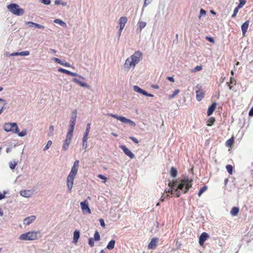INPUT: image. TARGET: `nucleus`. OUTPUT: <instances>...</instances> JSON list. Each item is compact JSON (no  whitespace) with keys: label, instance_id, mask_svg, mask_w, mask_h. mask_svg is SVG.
Returning <instances> with one entry per match:
<instances>
[{"label":"nucleus","instance_id":"25","mask_svg":"<svg viewBox=\"0 0 253 253\" xmlns=\"http://www.w3.org/2000/svg\"><path fill=\"white\" fill-rule=\"evenodd\" d=\"M239 211V209L238 207H234L232 208L230 213L232 216H236Z\"/></svg>","mask_w":253,"mask_h":253},{"label":"nucleus","instance_id":"20","mask_svg":"<svg viewBox=\"0 0 253 253\" xmlns=\"http://www.w3.org/2000/svg\"><path fill=\"white\" fill-rule=\"evenodd\" d=\"M72 81L78 84L79 85H80L82 87H88V86H89L86 83L82 82L80 81V80H79L78 79H77V78H73L72 79Z\"/></svg>","mask_w":253,"mask_h":253},{"label":"nucleus","instance_id":"58","mask_svg":"<svg viewBox=\"0 0 253 253\" xmlns=\"http://www.w3.org/2000/svg\"><path fill=\"white\" fill-rule=\"evenodd\" d=\"M202 69V67L201 66H197L195 68H194V71H200Z\"/></svg>","mask_w":253,"mask_h":253},{"label":"nucleus","instance_id":"33","mask_svg":"<svg viewBox=\"0 0 253 253\" xmlns=\"http://www.w3.org/2000/svg\"><path fill=\"white\" fill-rule=\"evenodd\" d=\"M95 241H98L100 239V236L99 232L97 231L95 232L94 234V238H93Z\"/></svg>","mask_w":253,"mask_h":253},{"label":"nucleus","instance_id":"10","mask_svg":"<svg viewBox=\"0 0 253 253\" xmlns=\"http://www.w3.org/2000/svg\"><path fill=\"white\" fill-rule=\"evenodd\" d=\"M209 235L206 232L202 233L199 237V244L203 246L205 241L208 238Z\"/></svg>","mask_w":253,"mask_h":253},{"label":"nucleus","instance_id":"56","mask_svg":"<svg viewBox=\"0 0 253 253\" xmlns=\"http://www.w3.org/2000/svg\"><path fill=\"white\" fill-rule=\"evenodd\" d=\"M206 39L210 42L213 43L214 42V39L211 37H206Z\"/></svg>","mask_w":253,"mask_h":253},{"label":"nucleus","instance_id":"41","mask_svg":"<svg viewBox=\"0 0 253 253\" xmlns=\"http://www.w3.org/2000/svg\"><path fill=\"white\" fill-rule=\"evenodd\" d=\"M51 144H52V141L51 140L48 141L46 145L44 147L43 150V151L47 150L49 148V147L51 145Z\"/></svg>","mask_w":253,"mask_h":253},{"label":"nucleus","instance_id":"42","mask_svg":"<svg viewBox=\"0 0 253 253\" xmlns=\"http://www.w3.org/2000/svg\"><path fill=\"white\" fill-rule=\"evenodd\" d=\"M19 55L21 56H28L30 54V52L29 51H24L19 52Z\"/></svg>","mask_w":253,"mask_h":253},{"label":"nucleus","instance_id":"43","mask_svg":"<svg viewBox=\"0 0 253 253\" xmlns=\"http://www.w3.org/2000/svg\"><path fill=\"white\" fill-rule=\"evenodd\" d=\"M94 241H95L92 238H89L88 239V245L90 247H93L94 245Z\"/></svg>","mask_w":253,"mask_h":253},{"label":"nucleus","instance_id":"28","mask_svg":"<svg viewBox=\"0 0 253 253\" xmlns=\"http://www.w3.org/2000/svg\"><path fill=\"white\" fill-rule=\"evenodd\" d=\"M170 175L172 177H175L177 174V171L174 167H171L170 169Z\"/></svg>","mask_w":253,"mask_h":253},{"label":"nucleus","instance_id":"62","mask_svg":"<svg viewBox=\"0 0 253 253\" xmlns=\"http://www.w3.org/2000/svg\"><path fill=\"white\" fill-rule=\"evenodd\" d=\"M244 5L242 3L239 2L238 5L236 8L239 10V9L241 8Z\"/></svg>","mask_w":253,"mask_h":253},{"label":"nucleus","instance_id":"21","mask_svg":"<svg viewBox=\"0 0 253 253\" xmlns=\"http://www.w3.org/2000/svg\"><path fill=\"white\" fill-rule=\"evenodd\" d=\"M80 236V233L79 230H76L74 232V235H73V242L75 243H76L78 239H79Z\"/></svg>","mask_w":253,"mask_h":253},{"label":"nucleus","instance_id":"23","mask_svg":"<svg viewBox=\"0 0 253 253\" xmlns=\"http://www.w3.org/2000/svg\"><path fill=\"white\" fill-rule=\"evenodd\" d=\"M115 240H111L107 245L106 248L109 250L113 249L115 247Z\"/></svg>","mask_w":253,"mask_h":253},{"label":"nucleus","instance_id":"45","mask_svg":"<svg viewBox=\"0 0 253 253\" xmlns=\"http://www.w3.org/2000/svg\"><path fill=\"white\" fill-rule=\"evenodd\" d=\"M18 135L20 137H23L27 134V131L26 130H22L21 132H19L17 133Z\"/></svg>","mask_w":253,"mask_h":253},{"label":"nucleus","instance_id":"22","mask_svg":"<svg viewBox=\"0 0 253 253\" xmlns=\"http://www.w3.org/2000/svg\"><path fill=\"white\" fill-rule=\"evenodd\" d=\"M75 126L73 125H70V127L68 129L66 136L70 138H72Z\"/></svg>","mask_w":253,"mask_h":253},{"label":"nucleus","instance_id":"35","mask_svg":"<svg viewBox=\"0 0 253 253\" xmlns=\"http://www.w3.org/2000/svg\"><path fill=\"white\" fill-rule=\"evenodd\" d=\"M214 122H215V119L214 118L211 117V118H209L207 121L208 126H211L213 124Z\"/></svg>","mask_w":253,"mask_h":253},{"label":"nucleus","instance_id":"59","mask_svg":"<svg viewBox=\"0 0 253 253\" xmlns=\"http://www.w3.org/2000/svg\"><path fill=\"white\" fill-rule=\"evenodd\" d=\"M79 164V161L76 160L74 162L73 167L78 168Z\"/></svg>","mask_w":253,"mask_h":253},{"label":"nucleus","instance_id":"13","mask_svg":"<svg viewBox=\"0 0 253 253\" xmlns=\"http://www.w3.org/2000/svg\"><path fill=\"white\" fill-rule=\"evenodd\" d=\"M36 219V216L34 215H31L29 217H26L23 221V223L25 225H28L30 224Z\"/></svg>","mask_w":253,"mask_h":253},{"label":"nucleus","instance_id":"49","mask_svg":"<svg viewBox=\"0 0 253 253\" xmlns=\"http://www.w3.org/2000/svg\"><path fill=\"white\" fill-rule=\"evenodd\" d=\"M42 3H44L46 5H48L50 3L51 0H41L40 1Z\"/></svg>","mask_w":253,"mask_h":253},{"label":"nucleus","instance_id":"27","mask_svg":"<svg viewBox=\"0 0 253 253\" xmlns=\"http://www.w3.org/2000/svg\"><path fill=\"white\" fill-rule=\"evenodd\" d=\"M108 115L114 118H115V119H117L118 120L120 121L122 123L123 122V121L122 119H124L125 118V117H123V116H118L117 115L113 114H109Z\"/></svg>","mask_w":253,"mask_h":253},{"label":"nucleus","instance_id":"16","mask_svg":"<svg viewBox=\"0 0 253 253\" xmlns=\"http://www.w3.org/2000/svg\"><path fill=\"white\" fill-rule=\"evenodd\" d=\"M216 105L217 104L216 102H213L211 104V106L209 107L207 111V115L208 116H210L213 113V112L215 109Z\"/></svg>","mask_w":253,"mask_h":253},{"label":"nucleus","instance_id":"46","mask_svg":"<svg viewBox=\"0 0 253 253\" xmlns=\"http://www.w3.org/2000/svg\"><path fill=\"white\" fill-rule=\"evenodd\" d=\"M69 75H71V76H75V77H77V76H78V77H79V78H82V79H84V77H82V76H81L79 75L77 73H73V72H71V71H70V74H69Z\"/></svg>","mask_w":253,"mask_h":253},{"label":"nucleus","instance_id":"31","mask_svg":"<svg viewBox=\"0 0 253 253\" xmlns=\"http://www.w3.org/2000/svg\"><path fill=\"white\" fill-rule=\"evenodd\" d=\"M54 22L55 23H56V24H58L61 26H66V23H65L64 22H63V21H62L61 20H60L59 19H55L54 20Z\"/></svg>","mask_w":253,"mask_h":253},{"label":"nucleus","instance_id":"63","mask_svg":"<svg viewBox=\"0 0 253 253\" xmlns=\"http://www.w3.org/2000/svg\"><path fill=\"white\" fill-rule=\"evenodd\" d=\"M6 103H5L1 107V108L0 109V115L2 113V112L4 110V105H5Z\"/></svg>","mask_w":253,"mask_h":253},{"label":"nucleus","instance_id":"11","mask_svg":"<svg viewBox=\"0 0 253 253\" xmlns=\"http://www.w3.org/2000/svg\"><path fill=\"white\" fill-rule=\"evenodd\" d=\"M72 138L66 137V139L63 144L62 149L64 151H67L69 147V145L71 143Z\"/></svg>","mask_w":253,"mask_h":253},{"label":"nucleus","instance_id":"14","mask_svg":"<svg viewBox=\"0 0 253 253\" xmlns=\"http://www.w3.org/2000/svg\"><path fill=\"white\" fill-rule=\"evenodd\" d=\"M158 241V239L157 238H153L148 245V248L149 249H153L155 248L157 246Z\"/></svg>","mask_w":253,"mask_h":253},{"label":"nucleus","instance_id":"51","mask_svg":"<svg viewBox=\"0 0 253 253\" xmlns=\"http://www.w3.org/2000/svg\"><path fill=\"white\" fill-rule=\"evenodd\" d=\"M129 138L133 141L134 142L135 144H137L138 143L139 141L138 140H137V138H136L135 137H133V136H130L129 137Z\"/></svg>","mask_w":253,"mask_h":253},{"label":"nucleus","instance_id":"5","mask_svg":"<svg viewBox=\"0 0 253 253\" xmlns=\"http://www.w3.org/2000/svg\"><path fill=\"white\" fill-rule=\"evenodd\" d=\"M37 233L35 231H31L22 234L19 236V239L21 241L35 240L37 238Z\"/></svg>","mask_w":253,"mask_h":253},{"label":"nucleus","instance_id":"39","mask_svg":"<svg viewBox=\"0 0 253 253\" xmlns=\"http://www.w3.org/2000/svg\"><path fill=\"white\" fill-rule=\"evenodd\" d=\"M146 25V23L145 22H140L139 23V28L140 30L141 31Z\"/></svg>","mask_w":253,"mask_h":253},{"label":"nucleus","instance_id":"2","mask_svg":"<svg viewBox=\"0 0 253 253\" xmlns=\"http://www.w3.org/2000/svg\"><path fill=\"white\" fill-rule=\"evenodd\" d=\"M142 59V53L137 51L134 52L130 57L126 60L124 69L128 70L131 68H134L135 65Z\"/></svg>","mask_w":253,"mask_h":253},{"label":"nucleus","instance_id":"24","mask_svg":"<svg viewBox=\"0 0 253 253\" xmlns=\"http://www.w3.org/2000/svg\"><path fill=\"white\" fill-rule=\"evenodd\" d=\"M204 93L201 90H197L196 91V98L197 100L201 101L204 97Z\"/></svg>","mask_w":253,"mask_h":253},{"label":"nucleus","instance_id":"47","mask_svg":"<svg viewBox=\"0 0 253 253\" xmlns=\"http://www.w3.org/2000/svg\"><path fill=\"white\" fill-rule=\"evenodd\" d=\"M238 11H239V9H237V8H235L234 10L233 13L231 17L232 18H235L236 16V15H237V13L238 12Z\"/></svg>","mask_w":253,"mask_h":253},{"label":"nucleus","instance_id":"9","mask_svg":"<svg viewBox=\"0 0 253 253\" xmlns=\"http://www.w3.org/2000/svg\"><path fill=\"white\" fill-rule=\"evenodd\" d=\"M133 88L134 90L137 92L141 93V94H142L145 96H149V97L153 96V94L148 93L145 90L142 89V88H141L140 87H139V86H138L137 85H134Z\"/></svg>","mask_w":253,"mask_h":253},{"label":"nucleus","instance_id":"34","mask_svg":"<svg viewBox=\"0 0 253 253\" xmlns=\"http://www.w3.org/2000/svg\"><path fill=\"white\" fill-rule=\"evenodd\" d=\"M233 143H234V139H233V138H231L226 141V145L227 146L230 147L232 145Z\"/></svg>","mask_w":253,"mask_h":253},{"label":"nucleus","instance_id":"17","mask_svg":"<svg viewBox=\"0 0 253 253\" xmlns=\"http://www.w3.org/2000/svg\"><path fill=\"white\" fill-rule=\"evenodd\" d=\"M52 60L53 61H54L55 62L59 63L65 67H71V65L69 63H67L66 62H64L63 61H62V60H61L60 59H59L58 58L53 57L52 58Z\"/></svg>","mask_w":253,"mask_h":253},{"label":"nucleus","instance_id":"15","mask_svg":"<svg viewBox=\"0 0 253 253\" xmlns=\"http://www.w3.org/2000/svg\"><path fill=\"white\" fill-rule=\"evenodd\" d=\"M26 24L28 25L30 27H35L40 29H43L44 28V27L43 26L31 21L26 22Z\"/></svg>","mask_w":253,"mask_h":253},{"label":"nucleus","instance_id":"52","mask_svg":"<svg viewBox=\"0 0 253 253\" xmlns=\"http://www.w3.org/2000/svg\"><path fill=\"white\" fill-rule=\"evenodd\" d=\"M6 194V192H3V193L0 192V200H2L5 198Z\"/></svg>","mask_w":253,"mask_h":253},{"label":"nucleus","instance_id":"36","mask_svg":"<svg viewBox=\"0 0 253 253\" xmlns=\"http://www.w3.org/2000/svg\"><path fill=\"white\" fill-rule=\"evenodd\" d=\"M226 169L228 173L231 174L233 172V167L230 165H227L226 166Z\"/></svg>","mask_w":253,"mask_h":253},{"label":"nucleus","instance_id":"61","mask_svg":"<svg viewBox=\"0 0 253 253\" xmlns=\"http://www.w3.org/2000/svg\"><path fill=\"white\" fill-rule=\"evenodd\" d=\"M249 115L251 117L253 116V107L250 109Z\"/></svg>","mask_w":253,"mask_h":253},{"label":"nucleus","instance_id":"55","mask_svg":"<svg viewBox=\"0 0 253 253\" xmlns=\"http://www.w3.org/2000/svg\"><path fill=\"white\" fill-rule=\"evenodd\" d=\"M99 222L101 226H102V227H104L105 226L104 221L102 218H100L99 219Z\"/></svg>","mask_w":253,"mask_h":253},{"label":"nucleus","instance_id":"64","mask_svg":"<svg viewBox=\"0 0 253 253\" xmlns=\"http://www.w3.org/2000/svg\"><path fill=\"white\" fill-rule=\"evenodd\" d=\"M19 52H13L10 54V56H18L19 55Z\"/></svg>","mask_w":253,"mask_h":253},{"label":"nucleus","instance_id":"50","mask_svg":"<svg viewBox=\"0 0 253 253\" xmlns=\"http://www.w3.org/2000/svg\"><path fill=\"white\" fill-rule=\"evenodd\" d=\"M88 135L86 134H84L82 142H87Z\"/></svg>","mask_w":253,"mask_h":253},{"label":"nucleus","instance_id":"8","mask_svg":"<svg viewBox=\"0 0 253 253\" xmlns=\"http://www.w3.org/2000/svg\"><path fill=\"white\" fill-rule=\"evenodd\" d=\"M120 148L124 151L125 154L129 157L130 159H133L135 158L134 155L133 153L129 150L126 146L121 145Z\"/></svg>","mask_w":253,"mask_h":253},{"label":"nucleus","instance_id":"3","mask_svg":"<svg viewBox=\"0 0 253 253\" xmlns=\"http://www.w3.org/2000/svg\"><path fill=\"white\" fill-rule=\"evenodd\" d=\"M78 169L77 167H72L71 171L70 172L67 177V184L70 192L71 191L72 188L73 187L74 178L78 172Z\"/></svg>","mask_w":253,"mask_h":253},{"label":"nucleus","instance_id":"53","mask_svg":"<svg viewBox=\"0 0 253 253\" xmlns=\"http://www.w3.org/2000/svg\"><path fill=\"white\" fill-rule=\"evenodd\" d=\"M152 0H145L143 6L146 7L152 2Z\"/></svg>","mask_w":253,"mask_h":253},{"label":"nucleus","instance_id":"40","mask_svg":"<svg viewBox=\"0 0 253 253\" xmlns=\"http://www.w3.org/2000/svg\"><path fill=\"white\" fill-rule=\"evenodd\" d=\"M179 92V90L178 89H175L172 94L169 95V99H171L173 98L175 95L178 94V93Z\"/></svg>","mask_w":253,"mask_h":253},{"label":"nucleus","instance_id":"18","mask_svg":"<svg viewBox=\"0 0 253 253\" xmlns=\"http://www.w3.org/2000/svg\"><path fill=\"white\" fill-rule=\"evenodd\" d=\"M249 26V21H246L241 26V30L243 36H245Z\"/></svg>","mask_w":253,"mask_h":253},{"label":"nucleus","instance_id":"19","mask_svg":"<svg viewBox=\"0 0 253 253\" xmlns=\"http://www.w3.org/2000/svg\"><path fill=\"white\" fill-rule=\"evenodd\" d=\"M32 194V192L30 190H22L20 191L21 196L25 198L31 197Z\"/></svg>","mask_w":253,"mask_h":253},{"label":"nucleus","instance_id":"38","mask_svg":"<svg viewBox=\"0 0 253 253\" xmlns=\"http://www.w3.org/2000/svg\"><path fill=\"white\" fill-rule=\"evenodd\" d=\"M58 71L59 72H61V73H65L67 75H69L70 74V71H68L67 70H66L65 69H63V68H59L58 69Z\"/></svg>","mask_w":253,"mask_h":253},{"label":"nucleus","instance_id":"7","mask_svg":"<svg viewBox=\"0 0 253 253\" xmlns=\"http://www.w3.org/2000/svg\"><path fill=\"white\" fill-rule=\"evenodd\" d=\"M81 209L83 212L85 213H90L91 210L89 207L88 202L86 200H84L81 203Z\"/></svg>","mask_w":253,"mask_h":253},{"label":"nucleus","instance_id":"12","mask_svg":"<svg viewBox=\"0 0 253 253\" xmlns=\"http://www.w3.org/2000/svg\"><path fill=\"white\" fill-rule=\"evenodd\" d=\"M127 19L126 17H121L119 20V24L120 25V28L121 30H123L126 23L127 22Z\"/></svg>","mask_w":253,"mask_h":253},{"label":"nucleus","instance_id":"6","mask_svg":"<svg viewBox=\"0 0 253 253\" xmlns=\"http://www.w3.org/2000/svg\"><path fill=\"white\" fill-rule=\"evenodd\" d=\"M3 128L6 132H12L13 133H17L19 131L18 126L15 123H5Z\"/></svg>","mask_w":253,"mask_h":253},{"label":"nucleus","instance_id":"29","mask_svg":"<svg viewBox=\"0 0 253 253\" xmlns=\"http://www.w3.org/2000/svg\"><path fill=\"white\" fill-rule=\"evenodd\" d=\"M76 118H77L76 113H75V115L72 116V117H71L70 125H73V126H75L76 122Z\"/></svg>","mask_w":253,"mask_h":253},{"label":"nucleus","instance_id":"32","mask_svg":"<svg viewBox=\"0 0 253 253\" xmlns=\"http://www.w3.org/2000/svg\"><path fill=\"white\" fill-rule=\"evenodd\" d=\"M9 168H10V169H14L16 166L17 165V162L16 161H13V162L11 161L9 162Z\"/></svg>","mask_w":253,"mask_h":253},{"label":"nucleus","instance_id":"37","mask_svg":"<svg viewBox=\"0 0 253 253\" xmlns=\"http://www.w3.org/2000/svg\"><path fill=\"white\" fill-rule=\"evenodd\" d=\"M53 130L54 126H50L49 127L48 135L49 136H52L53 134Z\"/></svg>","mask_w":253,"mask_h":253},{"label":"nucleus","instance_id":"54","mask_svg":"<svg viewBox=\"0 0 253 253\" xmlns=\"http://www.w3.org/2000/svg\"><path fill=\"white\" fill-rule=\"evenodd\" d=\"M98 177L99 178H100V179H101L104 180V183H105V182H106V180H107V178H106L104 175H102V174H99V175H98Z\"/></svg>","mask_w":253,"mask_h":253},{"label":"nucleus","instance_id":"1","mask_svg":"<svg viewBox=\"0 0 253 253\" xmlns=\"http://www.w3.org/2000/svg\"><path fill=\"white\" fill-rule=\"evenodd\" d=\"M192 179H189L188 177H185L183 179L179 180H174L172 182L169 181L168 185L169 187L168 193L173 194V189H175L176 197H179L180 195V190L183 193L187 192L192 186Z\"/></svg>","mask_w":253,"mask_h":253},{"label":"nucleus","instance_id":"60","mask_svg":"<svg viewBox=\"0 0 253 253\" xmlns=\"http://www.w3.org/2000/svg\"><path fill=\"white\" fill-rule=\"evenodd\" d=\"M167 79L171 82H174V79L173 77H168Z\"/></svg>","mask_w":253,"mask_h":253},{"label":"nucleus","instance_id":"57","mask_svg":"<svg viewBox=\"0 0 253 253\" xmlns=\"http://www.w3.org/2000/svg\"><path fill=\"white\" fill-rule=\"evenodd\" d=\"M83 142V144H82L83 148L85 150V152L86 149L87 147V142Z\"/></svg>","mask_w":253,"mask_h":253},{"label":"nucleus","instance_id":"26","mask_svg":"<svg viewBox=\"0 0 253 253\" xmlns=\"http://www.w3.org/2000/svg\"><path fill=\"white\" fill-rule=\"evenodd\" d=\"M122 119L123 121V123H124L129 124L130 125H131V126H135L136 125L135 123L133 121H132L128 119H127L125 117L124 119Z\"/></svg>","mask_w":253,"mask_h":253},{"label":"nucleus","instance_id":"30","mask_svg":"<svg viewBox=\"0 0 253 253\" xmlns=\"http://www.w3.org/2000/svg\"><path fill=\"white\" fill-rule=\"evenodd\" d=\"M207 189L208 187L207 186H204L201 187L198 192V196L200 197L202 194L207 190Z\"/></svg>","mask_w":253,"mask_h":253},{"label":"nucleus","instance_id":"4","mask_svg":"<svg viewBox=\"0 0 253 253\" xmlns=\"http://www.w3.org/2000/svg\"><path fill=\"white\" fill-rule=\"evenodd\" d=\"M7 9L10 12L16 16H21L24 13V10L20 8L16 3H11L7 5Z\"/></svg>","mask_w":253,"mask_h":253},{"label":"nucleus","instance_id":"48","mask_svg":"<svg viewBox=\"0 0 253 253\" xmlns=\"http://www.w3.org/2000/svg\"><path fill=\"white\" fill-rule=\"evenodd\" d=\"M200 15H199V18H201V17L202 15H206V10H205L204 9H202H202H200Z\"/></svg>","mask_w":253,"mask_h":253},{"label":"nucleus","instance_id":"44","mask_svg":"<svg viewBox=\"0 0 253 253\" xmlns=\"http://www.w3.org/2000/svg\"><path fill=\"white\" fill-rule=\"evenodd\" d=\"M90 124L88 123L86 125V129H85V131L84 134L88 135L89 131H90Z\"/></svg>","mask_w":253,"mask_h":253}]
</instances>
